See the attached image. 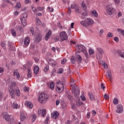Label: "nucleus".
Masks as SVG:
<instances>
[{"label":"nucleus","instance_id":"obj_1","mask_svg":"<svg viewBox=\"0 0 124 124\" xmlns=\"http://www.w3.org/2000/svg\"><path fill=\"white\" fill-rule=\"evenodd\" d=\"M76 50L78 52V53H81L82 52L84 54L86 59H89V55H88V51L86 49V47L82 45H78L76 46Z\"/></svg>","mask_w":124,"mask_h":124},{"label":"nucleus","instance_id":"obj_2","mask_svg":"<svg viewBox=\"0 0 124 124\" xmlns=\"http://www.w3.org/2000/svg\"><path fill=\"white\" fill-rule=\"evenodd\" d=\"M94 24L93 19L91 18H87L85 20L81 21L80 24L83 27H89V26H93Z\"/></svg>","mask_w":124,"mask_h":124},{"label":"nucleus","instance_id":"obj_3","mask_svg":"<svg viewBox=\"0 0 124 124\" xmlns=\"http://www.w3.org/2000/svg\"><path fill=\"white\" fill-rule=\"evenodd\" d=\"M64 90V87H63V83H62L61 81L58 80L57 82L56 92L58 93H62V91Z\"/></svg>","mask_w":124,"mask_h":124},{"label":"nucleus","instance_id":"obj_4","mask_svg":"<svg viewBox=\"0 0 124 124\" xmlns=\"http://www.w3.org/2000/svg\"><path fill=\"white\" fill-rule=\"evenodd\" d=\"M96 52L97 60H101L102 59V55L104 53V50L101 47H96Z\"/></svg>","mask_w":124,"mask_h":124},{"label":"nucleus","instance_id":"obj_5","mask_svg":"<svg viewBox=\"0 0 124 124\" xmlns=\"http://www.w3.org/2000/svg\"><path fill=\"white\" fill-rule=\"evenodd\" d=\"M71 86L73 88L72 92L75 93V95H76V96H77V95H78V94H79V93H80V90L79 89H77L76 88L77 86H76V85H75V84L72 83H74V82H75V80L73 79V78L71 79Z\"/></svg>","mask_w":124,"mask_h":124},{"label":"nucleus","instance_id":"obj_6","mask_svg":"<svg viewBox=\"0 0 124 124\" xmlns=\"http://www.w3.org/2000/svg\"><path fill=\"white\" fill-rule=\"evenodd\" d=\"M48 98H49V97L47 94L42 93L40 94L39 96V101L41 103H45V101H46Z\"/></svg>","mask_w":124,"mask_h":124},{"label":"nucleus","instance_id":"obj_7","mask_svg":"<svg viewBox=\"0 0 124 124\" xmlns=\"http://www.w3.org/2000/svg\"><path fill=\"white\" fill-rule=\"evenodd\" d=\"M105 10L108 15H112L114 12V8L112 7V4H108L105 7Z\"/></svg>","mask_w":124,"mask_h":124},{"label":"nucleus","instance_id":"obj_8","mask_svg":"<svg viewBox=\"0 0 124 124\" xmlns=\"http://www.w3.org/2000/svg\"><path fill=\"white\" fill-rule=\"evenodd\" d=\"M27 18H28V14L27 13H24L21 16L20 20L23 27L27 26Z\"/></svg>","mask_w":124,"mask_h":124},{"label":"nucleus","instance_id":"obj_9","mask_svg":"<svg viewBox=\"0 0 124 124\" xmlns=\"http://www.w3.org/2000/svg\"><path fill=\"white\" fill-rule=\"evenodd\" d=\"M60 38L61 41H64V40H67L68 39V36L65 31H62L60 33Z\"/></svg>","mask_w":124,"mask_h":124},{"label":"nucleus","instance_id":"obj_10","mask_svg":"<svg viewBox=\"0 0 124 124\" xmlns=\"http://www.w3.org/2000/svg\"><path fill=\"white\" fill-rule=\"evenodd\" d=\"M71 8L72 9H75L77 13H80V10H79V5L78 4L75 3L72 4L71 5Z\"/></svg>","mask_w":124,"mask_h":124},{"label":"nucleus","instance_id":"obj_11","mask_svg":"<svg viewBox=\"0 0 124 124\" xmlns=\"http://www.w3.org/2000/svg\"><path fill=\"white\" fill-rule=\"evenodd\" d=\"M116 112L119 114H122L124 112V107H123V105L120 104L117 105Z\"/></svg>","mask_w":124,"mask_h":124},{"label":"nucleus","instance_id":"obj_12","mask_svg":"<svg viewBox=\"0 0 124 124\" xmlns=\"http://www.w3.org/2000/svg\"><path fill=\"white\" fill-rule=\"evenodd\" d=\"M10 117H11V115H9L7 112H4L3 113V118L5 119L6 122H10L11 120Z\"/></svg>","mask_w":124,"mask_h":124},{"label":"nucleus","instance_id":"obj_13","mask_svg":"<svg viewBox=\"0 0 124 124\" xmlns=\"http://www.w3.org/2000/svg\"><path fill=\"white\" fill-rule=\"evenodd\" d=\"M20 121L24 122L27 119V113L25 111H21L20 112Z\"/></svg>","mask_w":124,"mask_h":124},{"label":"nucleus","instance_id":"obj_14","mask_svg":"<svg viewBox=\"0 0 124 124\" xmlns=\"http://www.w3.org/2000/svg\"><path fill=\"white\" fill-rule=\"evenodd\" d=\"M38 114L39 116H41V117H44L45 115H46V109H39L38 111Z\"/></svg>","mask_w":124,"mask_h":124},{"label":"nucleus","instance_id":"obj_15","mask_svg":"<svg viewBox=\"0 0 124 124\" xmlns=\"http://www.w3.org/2000/svg\"><path fill=\"white\" fill-rule=\"evenodd\" d=\"M41 40H42V36H41V34L39 33L35 36V42H37V43L40 42Z\"/></svg>","mask_w":124,"mask_h":124},{"label":"nucleus","instance_id":"obj_16","mask_svg":"<svg viewBox=\"0 0 124 124\" xmlns=\"http://www.w3.org/2000/svg\"><path fill=\"white\" fill-rule=\"evenodd\" d=\"M30 42H31L30 38L28 37H26L24 41V46L28 47V46H29L30 45Z\"/></svg>","mask_w":124,"mask_h":124},{"label":"nucleus","instance_id":"obj_17","mask_svg":"<svg viewBox=\"0 0 124 124\" xmlns=\"http://www.w3.org/2000/svg\"><path fill=\"white\" fill-rule=\"evenodd\" d=\"M106 75H107V76L108 77L110 81H112L113 80V77H112V72H111V70H107L106 72Z\"/></svg>","mask_w":124,"mask_h":124},{"label":"nucleus","instance_id":"obj_18","mask_svg":"<svg viewBox=\"0 0 124 124\" xmlns=\"http://www.w3.org/2000/svg\"><path fill=\"white\" fill-rule=\"evenodd\" d=\"M90 13L92 16H93V17H94L95 18H97L98 17V13H97L96 10L91 11Z\"/></svg>","mask_w":124,"mask_h":124},{"label":"nucleus","instance_id":"obj_19","mask_svg":"<svg viewBox=\"0 0 124 124\" xmlns=\"http://www.w3.org/2000/svg\"><path fill=\"white\" fill-rule=\"evenodd\" d=\"M51 117L55 120L58 119V117H59V112H58L57 111L53 112L52 113H51Z\"/></svg>","mask_w":124,"mask_h":124},{"label":"nucleus","instance_id":"obj_20","mask_svg":"<svg viewBox=\"0 0 124 124\" xmlns=\"http://www.w3.org/2000/svg\"><path fill=\"white\" fill-rule=\"evenodd\" d=\"M76 59H77L78 63V64H80V63H81V62L83 60V58H82V56H81V55H78L76 56Z\"/></svg>","mask_w":124,"mask_h":124},{"label":"nucleus","instance_id":"obj_21","mask_svg":"<svg viewBox=\"0 0 124 124\" xmlns=\"http://www.w3.org/2000/svg\"><path fill=\"white\" fill-rule=\"evenodd\" d=\"M13 74L15 77H16L17 79L20 78V74H19V72H18L17 69L14 70Z\"/></svg>","mask_w":124,"mask_h":124},{"label":"nucleus","instance_id":"obj_22","mask_svg":"<svg viewBox=\"0 0 124 124\" xmlns=\"http://www.w3.org/2000/svg\"><path fill=\"white\" fill-rule=\"evenodd\" d=\"M51 35H52V31L49 30L48 32L46 35V40H48L49 38H50V36H51Z\"/></svg>","mask_w":124,"mask_h":124},{"label":"nucleus","instance_id":"obj_23","mask_svg":"<svg viewBox=\"0 0 124 124\" xmlns=\"http://www.w3.org/2000/svg\"><path fill=\"white\" fill-rule=\"evenodd\" d=\"M9 91L11 97L14 98V97H15V95H14V90H13V88H10V89H9Z\"/></svg>","mask_w":124,"mask_h":124},{"label":"nucleus","instance_id":"obj_24","mask_svg":"<svg viewBox=\"0 0 124 124\" xmlns=\"http://www.w3.org/2000/svg\"><path fill=\"white\" fill-rule=\"evenodd\" d=\"M48 64L51 66H55L56 65V61L53 59H50L48 61Z\"/></svg>","mask_w":124,"mask_h":124},{"label":"nucleus","instance_id":"obj_25","mask_svg":"<svg viewBox=\"0 0 124 124\" xmlns=\"http://www.w3.org/2000/svg\"><path fill=\"white\" fill-rule=\"evenodd\" d=\"M25 104L27 106V107H29L30 109H31V108L33 107V105H32L31 102L30 101H26Z\"/></svg>","mask_w":124,"mask_h":124},{"label":"nucleus","instance_id":"obj_26","mask_svg":"<svg viewBox=\"0 0 124 124\" xmlns=\"http://www.w3.org/2000/svg\"><path fill=\"white\" fill-rule=\"evenodd\" d=\"M15 93L16 94V95H17V96H20V94L21 93V92H20V89H19V88H16L15 90Z\"/></svg>","mask_w":124,"mask_h":124},{"label":"nucleus","instance_id":"obj_27","mask_svg":"<svg viewBox=\"0 0 124 124\" xmlns=\"http://www.w3.org/2000/svg\"><path fill=\"white\" fill-rule=\"evenodd\" d=\"M39 72V67L38 66H35L34 67V73L35 74H37L38 72Z\"/></svg>","mask_w":124,"mask_h":124},{"label":"nucleus","instance_id":"obj_28","mask_svg":"<svg viewBox=\"0 0 124 124\" xmlns=\"http://www.w3.org/2000/svg\"><path fill=\"white\" fill-rule=\"evenodd\" d=\"M100 63L101 64H102V65H103L104 68H108V65L107 64V63H106V62H105L103 61H101Z\"/></svg>","mask_w":124,"mask_h":124},{"label":"nucleus","instance_id":"obj_29","mask_svg":"<svg viewBox=\"0 0 124 124\" xmlns=\"http://www.w3.org/2000/svg\"><path fill=\"white\" fill-rule=\"evenodd\" d=\"M117 32H118V33H121V34L123 35V36L124 35V30L120 29V28H118L117 29Z\"/></svg>","mask_w":124,"mask_h":124},{"label":"nucleus","instance_id":"obj_30","mask_svg":"<svg viewBox=\"0 0 124 124\" xmlns=\"http://www.w3.org/2000/svg\"><path fill=\"white\" fill-rule=\"evenodd\" d=\"M11 106L13 109H17L18 108V104L16 102H14L12 104Z\"/></svg>","mask_w":124,"mask_h":124},{"label":"nucleus","instance_id":"obj_31","mask_svg":"<svg viewBox=\"0 0 124 124\" xmlns=\"http://www.w3.org/2000/svg\"><path fill=\"white\" fill-rule=\"evenodd\" d=\"M70 61L72 63H75L76 62V58L74 56H72L70 58Z\"/></svg>","mask_w":124,"mask_h":124},{"label":"nucleus","instance_id":"obj_32","mask_svg":"<svg viewBox=\"0 0 124 124\" xmlns=\"http://www.w3.org/2000/svg\"><path fill=\"white\" fill-rule=\"evenodd\" d=\"M50 88L51 90H54V89H55V83H54V82L53 81L50 82Z\"/></svg>","mask_w":124,"mask_h":124},{"label":"nucleus","instance_id":"obj_33","mask_svg":"<svg viewBox=\"0 0 124 124\" xmlns=\"http://www.w3.org/2000/svg\"><path fill=\"white\" fill-rule=\"evenodd\" d=\"M76 105L78 106V107H79V106H81V105H83V102L80 100H78L77 102Z\"/></svg>","mask_w":124,"mask_h":124},{"label":"nucleus","instance_id":"obj_34","mask_svg":"<svg viewBox=\"0 0 124 124\" xmlns=\"http://www.w3.org/2000/svg\"><path fill=\"white\" fill-rule=\"evenodd\" d=\"M49 123H50V117L47 116L46 119L45 121V124H48Z\"/></svg>","mask_w":124,"mask_h":124},{"label":"nucleus","instance_id":"obj_35","mask_svg":"<svg viewBox=\"0 0 124 124\" xmlns=\"http://www.w3.org/2000/svg\"><path fill=\"white\" fill-rule=\"evenodd\" d=\"M11 32L13 35V36H16V31H15V30L14 29H12L11 30Z\"/></svg>","mask_w":124,"mask_h":124},{"label":"nucleus","instance_id":"obj_36","mask_svg":"<svg viewBox=\"0 0 124 124\" xmlns=\"http://www.w3.org/2000/svg\"><path fill=\"white\" fill-rule=\"evenodd\" d=\"M36 24L37 26H40L41 25V21L39 18H36Z\"/></svg>","mask_w":124,"mask_h":124},{"label":"nucleus","instance_id":"obj_37","mask_svg":"<svg viewBox=\"0 0 124 124\" xmlns=\"http://www.w3.org/2000/svg\"><path fill=\"white\" fill-rule=\"evenodd\" d=\"M28 78H31V71L30 69H28V73L27 74Z\"/></svg>","mask_w":124,"mask_h":124},{"label":"nucleus","instance_id":"obj_38","mask_svg":"<svg viewBox=\"0 0 124 124\" xmlns=\"http://www.w3.org/2000/svg\"><path fill=\"white\" fill-rule=\"evenodd\" d=\"M89 97L91 99V100H94V98L93 97V95L92 93H89Z\"/></svg>","mask_w":124,"mask_h":124},{"label":"nucleus","instance_id":"obj_39","mask_svg":"<svg viewBox=\"0 0 124 124\" xmlns=\"http://www.w3.org/2000/svg\"><path fill=\"white\" fill-rule=\"evenodd\" d=\"M37 9L39 10V11H43V10H44L45 9V7H37Z\"/></svg>","mask_w":124,"mask_h":124},{"label":"nucleus","instance_id":"obj_40","mask_svg":"<svg viewBox=\"0 0 124 124\" xmlns=\"http://www.w3.org/2000/svg\"><path fill=\"white\" fill-rule=\"evenodd\" d=\"M114 34L111 32H109L108 33L107 35V37H112V36H113Z\"/></svg>","mask_w":124,"mask_h":124},{"label":"nucleus","instance_id":"obj_41","mask_svg":"<svg viewBox=\"0 0 124 124\" xmlns=\"http://www.w3.org/2000/svg\"><path fill=\"white\" fill-rule=\"evenodd\" d=\"M81 100H82V101H86L87 99H86V97H85V96L84 95H81L80 96Z\"/></svg>","mask_w":124,"mask_h":124},{"label":"nucleus","instance_id":"obj_42","mask_svg":"<svg viewBox=\"0 0 124 124\" xmlns=\"http://www.w3.org/2000/svg\"><path fill=\"white\" fill-rule=\"evenodd\" d=\"M24 92H25V93H29V87L25 86L23 88Z\"/></svg>","mask_w":124,"mask_h":124},{"label":"nucleus","instance_id":"obj_43","mask_svg":"<svg viewBox=\"0 0 124 124\" xmlns=\"http://www.w3.org/2000/svg\"><path fill=\"white\" fill-rule=\"evenodd\" d=\"M87 15H88L87 14V12H86V11L82 14V17L83 19H85V18H86V16H87Z\"/></svg>","mask_w":124,"mask_h":124},{"label":"nucleus","instance_id":"obj_44","mask_svg":"<svg viewBox=\"0 0 124 124\" xmlns=\"http://www.w3.org/2000/svg\"><path fill=\"white\" fill-rule=\"evenodd\" d=\"M82 7H83L85 11L87 10V6L86 5V4L84 3V1L82 3Z\"/></svg>","mask_w":124,"mask_h":124},{"label":"nucleus","instance_id":"obj_45","mask_svg":"<svg viewBox=\"0 0 124 124\" xmlns=\"http://www.w3.org/2000/svg\"><path fill=\"white\" fill-rule=\"evenodd\" d=\"M89 53L90 55H93V54H94V50L93 49H90L89 51Z\"/></svg>","mask_w":124,"mask_h":124},{"label":"nucleus","instance_id":"obj_46","mask_svg":"<svg viewBox=\"0 0 124 124\" xmlns=\"http://www.w3.org/2000/svg\"><path fill=\"white\" fill-rule=\"evenodd\" d=\"M63 72V69L60 68L59 69L58 72V74H62Z\"/></svg>","mask_w":124,"mask_h":124},{"label":"nucleus","instance_id":"obj_47","mask_svg":"<svg viewBox=\"0 0 124 124\" xmlns=\"http://www.w3.org/2000/svg\"><path fill=\"white\" fill-rule=\"evenodd\" d=\"M49 70V66L46 65L45 68L44 69V72H47V71Z\"/></svg>","mask_w":124,"mask_h":124},{"label":"nucleus","instance_id":"obj_48","mask_svg":"<svg viewBox=\"0 0 124 124\" xmlns=\"http://www.w3.org/2000/svg\"><path fill=\"white\" fill-rule=\"evenodd\" d=\"M2 98H3V93L1 92L0 93V101L2 100Z\"/></svg>","mask_w":124,"mask_h":124},{"label":"nucleus","instance_id":"obj_49","mask_svg":"<svg viewBox=\"0 0 124 124\" xmlns=\"http://www.w3.org/2000/svg\"><path fill=\"white\" fill-rule=\"evenodd\" d=\"M32 117L33 118L32 120V122H34L35 121V119H36V115L35 114H33L32 115Z\"/></svg>","mask_w":124,"mask_h":124},{"label":"nucleus","instance_id":"obj_50","mask_svg":"<svg viewBox=\"0 0 124 124\" xmlns=\"http://www.w3.org/2000/svg\"><path fill=\"white\" fill-rule=\"evenodd\" d=\"M30 31H31V32L32 34H34L33 32H34V29L33 28H31L30 29Z\"/></svg>","mask_w":124,"mask_h":124},{"label":"nucleus","instance_id":"obj_51","mask_svg":"<svg viewBox=\"0 0 124 124\" xmlns=\"http://www.w3.org/2000/svg\"><path fill=\"white\" fill-rule=\"evenodd\" d=\"M21 8V3L20 2L16 3V8Z\"/></svg>","mask_w":124,"mask_h":124},{"label":"nucleus","instance_id":"obj_52","mask_svg":"<svg viewBox=\"0 0 124 124\" xmlns=\"http://www.w3.org/2000/svg\"><path fill=\"white\" fill-rule=\"evenodd\" d=\"M1 45L3 49H5V42H2L1 44Z\"/></svg>","mask_w":124,"mask_h":124},{"label":"nucleus","instance_id":"obj_53","mask_svg":"<svg viewBox=\"0 0 124 124\" xmlns=\"http://www.w3.org/2000/svg\"><path fill=\"white\" fill-rule=\"evenodd\" d=\"M119 102V101L118 100V99H114L113 100V103L114 104H118V103Z\"/></svg>","mask_w":124,"mask_h":124},{"label":"nucleus","instance_id":"obj_54","mask_svg":"<svg viewBox=\"0 0 124 124\" xmlns=\"http://www.w3.org/2000/svg\"><path fill=\"white\" fill-rule=\"evenodd\" d=\"M31 9L33 12H37V9L35 8V7H31Z\"/></svg>","mask_w":124,"mask_h":124},{"label":"nucleus","instance_id":"obj_55","mask_svg":"<svg viewBox=\"0 0 124 124\" xmlns=\"http://www.w3.org/2000/svg\"><path fill=\"white\" fill-rule=\"evenodd\" d=\"M61 62H62V64H64V63L66 62V59H63L62 60Z\"/></svg>","mask_w":124,"mask_h":124},{"label":"nucleus","instance_id":"obj_56","mask_svg":"<svg viewBox=\"0 0 124 124\" xmlns=\"http://www.w3.org/2000/svg\"><path fill=\"white\" fill-rule=\"evenodd\" d=\"M104 97L105 99H109V95L106 94L104 95Z\"/></svg>","mask_w":124,"mask_h":124},{"label":"nucleus","instance_id":"obj_57","mask_svg":"<svg viewBox=\"0 0 124 124\" xmlns=\"http://www.w3.org/2000/svg\"><path fill=\"white\" fill-rule=\"evenodd\" d=\"M114 41H116V42H119V38L118 37H115L114 38Z\"/></svg>","mask_w":124,"mask_h":124},{"label":"nucleus","instance_id":"obj_58","mask_svg":"<svg viewBox=\"0 0 124 124\" xmlns=\"http://www.w3.org/2000/svg\"><path fill=\"white\" fill-rule=\"evenodd\" d=\"M123 52H122V51H121L120 50H119L117 51V54L118 55V56H120L121 55V54H122Z\"/></svg>","mask_w":124,"mask_h":124},{"label":"nucleus","instance_id":"obj_59","mask_svg":"<svg viewBox=\"0 0 124 124\" xmlns=\"http://www.w3.org/2000/svg\"><path fill=\"white\" fill-rule=\"evenodd\" d=\"M101 89H102V90H104V89H105V86H104L103 83L101 84Z\"/></svg>","mask_w":124,"mask_h":124},{"label":"nucleus","instance_id":"obj_60","mask_svg":"<svg viewBox=\"0 0 124 124\" xmlns=\"http://www.w3.org/2000/svg\"><path fill=\"white\" fill-rule=\"evenodd\" d=\"M25 3H26V4H28V3H31V0H25Z\"/></svg>","mask_w":124,"mask_h":124},{"label":"nucleus","instance_id":"obj_61","mask_svg":"<svg viewBox=\"0 0 124 124\" xmlns=\"http://www.w3.org/2000/svg\"><path fill=\"white\" fill-rule=\"evenodd\" d=\"M103 32H104V31L103 30H101L99 31V34L101 35L102 34H103Z\"/></svg>","mask_w":124,"mask_h":124},{"label":"nucleus","instance_id":"obj_62","mask_svg":"<svg viewBox=\"0 0 124 124\" xmlns=\"http://www.w3.org/2000/svg\"><path fill=\"white\" fill-rule=\"evenodd\" d=\"M87 118L89 119L90 118V117H91V113H90L89 112H87Z\"/></svg>","mask_w":124,"mask_h":124},{"label":"nucleus","instance_id":"obj_63","mask_svg":"<svg viewBox=\"0 0 124 124\" xmlns=\"http://www.w3.org/2000/svg\"><path fill=\"white\" fill-rule=\"evenodd\" d=\"M15 86H16V82H13L12 83V87H15Z\"/></svg>","mask_w":124,"mask_h":124},{"label":"nucleus","instance_id":"obj_64","mask_svg":"<svg viewBox=\"0 0 124 124\" xmlns=\"http://www.w3.org/2000/svg\"><path fill=\"white\" fill-rule=\"evenodd\" d=\"M120 57H121V58H123V59H124V52H122V53L120 56Z\"/></svg>","mask_w":124,"mask_h":124}]
</instances>
